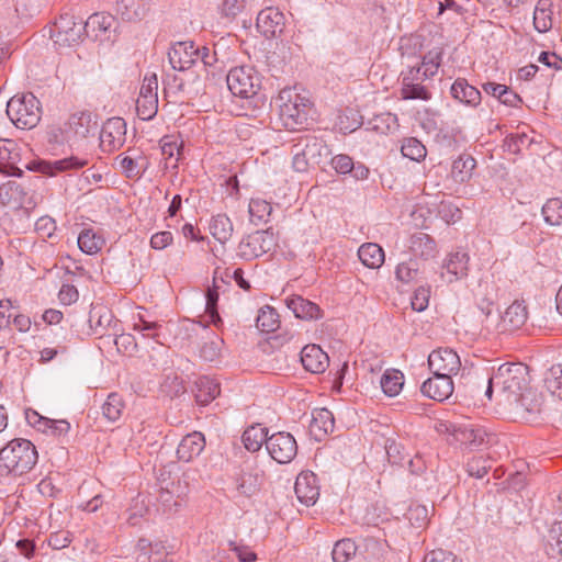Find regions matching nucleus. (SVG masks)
I'll return each mask as SVG.
<instances>
[{"label":"nucleus","mask_w":562,"mask_h":562,"mask_svg":"<svg viewBox=\"0 0 562 562\" xmlns=\"http://www.w3.org/2000/svg\"><path fill=\"white\" fill-rule=\"evenodd\" d=\"M547 390L562 398V364L552 366L544 379Z\"/></svg>","instance_id":"52"},{"label":"nucleus","mask_w":562,"mask_h":562,"mask_svg":"<svg viewBox=\"0 0 562 562\" xmlns=\"http://www.w3.org/2000/svg\"><path fill=\"white\" fill-rule=\"evenodd\" d=\"M528 367L522 363H504L487 379L485 395L488 400L496 389L501 400L517 402L519 395L529 386Z\"/></svg>","instance_id":"1"},{"label":"nucleus","mask_w":562,"mask_h":562,"mask_svg":"<svg viewBox=\"0 0 562 562\" xmlns=\"http://www.w3.org/2000/svg\"><path fill=\"white\" fill-rule=\"evenodd\" d=\"M269 437L270 436H268L267 428L256 425L247 428L244 431L241 440L248 451L256 452L260 450L263 443L267 445Z\"/></svg>","instance_id":"35"},{"label":"nucleus","mask_w":562,"mask_h":562,"mask_svg":"<svg viewBox=\"0 0 562 562\" xmlns=\"http://www.w3.org/2000/svg\"><path fill=\"white\" fill-rule=\"evenodd\" d=\"M420 272V265L416 259H409L397 265L395 277L398 281L409 283L415 281Z\"/></svg>","instance_id":"49"},{"label":"nucleus","mask_w":562,"mask_h":562,"mask_svg":"<svg viewBox=\"0 0 562 562\" xmlns=\"http://www.w3.org/2000/svg\"><path fill=\"white\" fill-rule=\"evenodd\" d=\"M20 153L18 145L11 139H0V171L9 176H21L22 169L18 167Z\"/></svg>","instance_id":"18"},{"label":"nucleus","mask_w":562,"mask_h":562,"mask_svg":"<svg viewBox=\"0 0 562 562\" xmlns=\"http://www.w3.org/2000/svg\"><path fill=\"white\" fill-rule=\"evenodd\" d=\"M330 165L340 175H347L353 169L352 158L345 154L334 156L330 159Z\"/></svg>","instance_id":"64"},{"label":"nucleus","mask_w":562,"mask_h":562,"mask_svg":"<svg viewBox=\"0 0 562 562\" xmlns=\"http://www.w3.org/2000/svg\"><path fill=\"white\" fill-rule=\"evenodd\" d=\"M277 104L285 128L294 131L307 125L312 102L306 94L299 93L295 88H284L279 92Z\"/></svg>","instance_id":"3"},{"label":"nucleus","mask_w":562,"mask_h":562,"mask_svg":"<svg viewBox=\"0 0 562 562\" xmlns=\"http://www.w3.org/2000/svg\"><path fill=\"white\" fill-rule=\"evenodd\" d=\"M158 79L156 74L146 75L136 101V111L139 119L151 120L158 111Z\"/></svg>","instance_id":"8"},{"label":"nucleus","mask_w":562,"mask_h":562,"mask_svg":"<svg viewBox=\"0 0 562 562\" xmlns=\"http://www.w3.org/2000/svg\"><path fill=\"white\" fill-rule=\"evenodd\" d=\"M284 26V14L278 8H265L257 15V29L267 38L282 34Z\"/></svg>","instance_id":"13"},{"label":"nucleus","mask_w":562,"mask_h":562,"mask_svg":"<svg viewBox=\"0 0 562 562\" xmlns=\"http://www.w3.org/2000/svg\"><path fill=\"white\" fill-rule=\"evenodd\" d=\"M78 247L87 255H94L101 250L104 239L92 228H85L77 238Z\"/></svg>","instance_id":"38"},{"label":"nucleus","mask_w":562,"mask_h":562,"mask_svg":"<svg viewBox=\"0 0 562 562\" xmlns=\"http://www.w3.org/2000/svg\"><path fill=\"white\" fill-rule=\"evenodd\" d=\"M250 221L255 225L267 223L272 213V206L262 199H251L248 207Z\"/></svg>","instance_id":"44"},{"label":"nucleus","mask_w":562,"mask_h":562,"mask_svg":"<svg viewBox=\"0 0 562 562\" xmlns=\"http://www.w3.org/2000/svg\"><path fill=\"white\" fill-rule=\"evenodd\" d=\"M311 165H319L323 157L327 158L330 154L328 146L316 137H305L299 142Z\"/></svg>","instance_id":"28"},{"label":"nucleus","mask_w":562,"mask_h":562,"mask_svg":"<svg viewBox=\"0 0 562 562\" xmlns=\"http://www.w3.org/2000/svg\"><path fill=\"white\" fill-rule=\"evenodd\" d=\"M286 306L294 313L295 317L301 319H317L321 317V308L317 304L303 299L302 296H292L286 299Z\"/></svg>","instance_id":"27"},{"label":"nucleus","mask_w":562,"mask_h":562,"mask_svg":"<svg viewBox=\"0 0 562 562\" xmlns=\"http://www.w3.org/2000/svg\"><path fill=\"white\" fill-rule=\"evenodd\" d=\"M276 245L274 236L269 231H257L238 244L237 256L244 260H254L269 252Z\"/></svg>","instance_id":"7"},{"label":"nucleus","mask_w":562,"mask_h":562,"mask_svg":"<svg viewBox=\"0 0 562 562\" xmlns=\"http://www.w3.org/2000/svg\"><path fill=\"white\" fill-rule=\"evenodd\" d=\"M168 57L175 70L183 71L198 61V47L193 42H178L170 48Z\"/></svg>","instance_id":"15"},{"label":"nucleus","mask_w":562,"mask_h":562,"mask_svg":"<svg viewBox=\"0 0 562 562\" xmlns=\"http://www.w3.org/2000/svg\"><path fill=\"white\" fill-rule=\"evenodd\" d=\"M453 436L462 445L475 448L485 442L487 434L483 428L475 427L473 424H462L454 427Z\"/></svg>","instance_id":"25"},{"label":"nucleus","mask_w":562,"mask_h":562,"mask_svg":"<svg viewBox=\"0 0 562 562\" xmlns=\"http://www.w3.org/2000/svg\"><path fill=\"white\" fill-rule=\"evenodd\" d=\"M358 550L357 544L351 539L338 540L331 552L334 562H349L356 555Z\"/></svg>","instance_id":"47"},{"label":"nucleus","mask_w":562,"mask_h":562,"mask_svg":"<svg viewBox=\"0 0 562 562\" xmlns=\"http://www.w3.org/2000/svg\"><path fill=\"white\" fill-rule=\"evenodd\" d=\"M361 124L362 122L358 119V114L352 110L338 117V126L345 134L355 132Z\"/></svg>","instance_id":"60"},{"label":"nucleus","mask_w":562,"mask_h":562,"mask_svg":"<svg viewBox=\"0 0 562 562\" xmlns=\"http://www.w3.org/2000/svg\"><path fill=\"white\" fill-rule=\"evenodd\" d=\"M360 261L370 269H378L384 262V250L375 243H366L358 249Z\"/></svg>","instance_id":"33"},{"label":"nucleus","mask_w":562,"mask_h":562,"mask_svg":"<svg viewBox=\"0 0 562 562\" xmlns=\"http://www.w3.org/2000/svg\"><path fill=\"white\" fill-rule=\"evenodd\" d=\"M35 446L26 439H12L0 450V475L20 476L31 471L37 462Z\"/></svg>","instance_id":"2"},{"label":"nucleus","mask_w":562,"mask_h":562,"mask_svg":"<svg viewBox=\"0 0 562 562\" xmlns=\"http://www.w3.org/2000/svg\"><path fill=\"white\" fill-rule=\"evenodd\" d=\"M422 393L435 401H445L447 400L453 392V382L451 375L446 373H434L432 378L426 380L422 387Z\"/></svg>","instance_id":"17"},{"label":"nucleus","mask_w":562,"mask_h":562,"mask_svg":"<svg viewBox=\"0 0 562 562\" xmlns=\"http://www.w3.org/2000/svg\"><path fill=\"white\" fill-rule=\"evenodd\" d=\"M507 334L519 329L527 321L528 313L524 302L514 301L502 314Z\"/></svg>","instance_id":"26"},{"label":"nucleus","mask_w":562,"mask_h":562,"mask_svg":"<svg viewBox=\"0 0 562 562\" xmlns=\"http://www.w3.org/2000/svg\"><path fill=\"white\" fill-rule=\"evenodd\" d=\"M261 484V472H243L237 480V490L240 494L245 496H251L260 488Z\"/></svg>","instance_id":"43"},{"label":"nucleus","mask_w":562,"mask_h":562,"mask_svg":"<svg viewBox=\"0 0 562 562\" xmlns=\"http://www.w3.org/2000/svg\"><path fill=\"white\" fill-rule=\"evenodd\" d=\"M301 362L306 371L318 374L327 369L329 357L319 346L307 345L301 351Z\"/></svg>","instance_id":"19"},{"label":"nucleus","mask_w":562,"mask_h":562,"mask_svg":"<svg viewBox=\"0 0 562 562\" xmlns=\"http://www.w3.org/2000/svg\"><path fill=\"white\" fill-rule=\"evenodd\" d=\"M544 221L550 225H560L562 223V199H549L542 206Z\"/></svg>","instance_id":"50"},{"label":"nucleus","mask_w":562,"mask_h":562,"mask_svg":"<svg viewBox=\"0 0 562 562\" xmlns=\"http://www.w3.org/2000/svg\"><path fill=\"white\" fill-rule=\"evenodd\" d=\"M552 1L551 0H538L533 12V25L535 29L544 33L552 27Z\"/></svg>","instance_id":"37"},{"label":"nucleus","mask_w":562,"mask_h":562,"mask_svg":"<svg viewBox=\"0 0 562 562\" xmlns=\"http://www.w3.org/2000/svg\"><path fill=\"white\" fill-rule=\"evenodd\" d=\"M97 130V121L93 120L90 112H77L71 114L65 124V138L68 142L72 139H83L94 135Z\"/></svg>","instance_id":"11"},{"label":"nucleus","mask_w":562,"mask_h":562,"mask_svg":"<svg viewBox=\"0 0 562 562\" xmlns=\"http://www.w3.org/2000/svg\"><path fill=\"white\" fill-rule=\"evenodd\" d=\"M294 491L301 504L314 505L319 497V485L313 472H301L295 481Z\"/></svg>","instance_id":"16"},{"label":"nucleus","mask_w":562,"mask_h":562,"mask_svg":"<svg viewBox=\"0 0 562 562\" xmlns=\"http://www.w3.org/2000/svg\"><path fill=\"white\" fill-rule=\"evenodd\" d=\"M205 447V439L202 432L193 431L188 434L180 441L177 456L178 459L184 462H190L195 457L200 456Z\"/></svg>","instance_id":"21"},{"label":"nucleus","mask_w":562,"mask_h":562,"mask_svg":"<svg viewBox=\"0 0 562 562\" xmlns=\"http://www.w3.org/2000/svg\"><path fill=\"white\" fill-rule=\"evenodd\" d=\"M451 94L458 101L475 106L481 101V92L464 79H457L451 86Z\"/></svg>","instance_id":"31"},{"label":"nucleus","mask_w":562,"mask_h":562,"mask_svg":"<svg viewBox=\"0 0 562 562\" xmlns=\"http://www.w3.org/2000/svg\"><path fill=\"white\" fill-rule=\"evenodd\" d=\"M210 233L221 244L228 241L233 235V223L225 214H217L210 221Z\"/></svg>","instance_id":"34"},{"label":"nucleus","mask_w":562,"mask_h":562,"mask_svg":"<svg viewBox=\"0 0 562 562\" xmlns=\"http://www.w3.org/2000/svg\"><path fill=\"white\" fill-rule=\"evenodd\" d=\"M226 81L231 92L240 98L256 95L261 86L259 74L251 66H240L231 69Z\"/></svg>","instance_id":"6"},{"label":"nucleus","mask_w":562,"mask_h":562,"mask_svg":"<svg viewBox=\"0 0 562 562\" xmlns=\"http://www.w3.org/2000/svg\"><path fill=\"white\" fill-rule=\"evenodd\" d=\"M7 114L18 128L31 130L41 121L40 101L33 93L15 94L7 103Z\"/></svg>","instance_id":"4"},{"label":"nucleus","mask_w":562,"mask_h":562,"mask_svg":"<svg viewBox=\"0 0 562 562\" xmlns=\"http://www.w3.org/2000/svg\"><path fill=\"white\" fill-rule=\"evenodd\" d=\"M220 392V384L214 379L200 376L195 381V398L200 405H207Z\"/></svg>","instance_id":"32"},{"label":"nucleus","mask_w":562,"mask_h":562,"mask_svg":"<svg viewBox=\"0 0 562 562\" xmlns=\"http://www.w3.org/2000/svg\"><path fill=\"white\" fill-rule=\"evenodd\" d=\"M223 344V339L217 335H211L202 341L199 348L200 358L209 362L217 361L221 357Z\"/></svg>","instance_id":"42"},{"label":"nucleus","mask_w":562,"mask_h":562,"mask_svg":"<svg viewBox=\"0 0 562 562\" xmlns=\"http://www.w3.org/2000/svg\"><path fill=\"white\" fill-rule=\"evenodd\" d=\"M121 171L130 179H139L148 167V162L144 157L132 158L130 156L120 155L116 157Z\"/></svg>","instance_id":"36"},{"label":"nucleus","mask_w":562,"mask_h":562,"mask_svg":"<svg viewBox=\"0 0 562 562\" xmlns=\"http://www.w3.org/2000/svg\"><path fill=\"white\" fill-rule=\"evenodd\" d=\"M335 427L333 413L327 408H316L312 413L310 432L316 440H322Z\"/></svg>","instance_id":"22"},{"label":"nucleus","mask_w":562,"mask_h":562,"mask_svg":"<svg viewBox=\"0 0 562 562\" xmlns=\"http://www.w3.org/2000/svg\"><path fill=\"white\" fill-rule=\"evenodd\" d=\"M113 314L111 311L103 306H95L90 311L89 323L90 328L94 334L100 336L103 335V331L111 325L113 322Z\"/></svg>","instance_id":"39"},{"label":"nucleus","mask_w":562,"mask_h":562,"mask_svg":"<svg viewBox=\"0 0 562 562\" xmlns=\"http://www.w3.org/2000/svg\"><path fill=\"white\" fill-rule=\"evenodd\" d=\"M86 33L83 20L70 13H63L50 27V37L60 47L78 44Z\"/></svg>","instance_id":"5"},{"label":"nucleus","mask_w":562,"mask_h":562,"mask_svg":"<svg viewBox=\"0 0 562 562\" xmlns=\"http://www.w3.org/2000/svg\"><path fill=\"white\" fill-rule=\"evenodd\" d=\"M491 469V464L484 457H474L467 463V471L469 475L476 479H482Z\"/></svg>","instance_id":"58"},{"label":"nucleus","mask_w":562,"mask_h":562,"mask_svg":"<svg viewBox=\"0 0 562 562\" xmlns=\"http://www.w3.org/2000/svg\"><path fill=\"white\" fill-rule=\"evenodd\" d=\"M161 325L157 322H149L144 318L140 314L137 316V321L133 324V329L139 333L145 338H151L157 340L158 329Z\"/></svg>","instance_id":"57"},{"label":"nucleus","mask_w":562,"mask_h":562,"mask_svg":"<svg viewBox=\"0 0 562 562\" xmlns=\"http://www.w3.org/2000/svg\"><path fill=\"white\" fill-rule=\"evenodd\" d=\"M124 403L117 393H111L102 405V415L109 422H116L122 416Z\"/></svg>","instance_id":"48"},{"label":"nucleus","mask_w":562,"mask_h":562,"mask_svg":"<svg viewBox=\"0 0 562 562\" xmlns=\"http://www.w3.org/2000/svg\"><path fill=\"white\" fill-rule=\"evenodd\" d=\"M292 167L297 172H305L308 170L311 162L308 161L305 153L301 148L299 143L294 144L292 147Z\"/></svg>","instance_id":"61"},{"label":"nucleus","mask_w":562,"mask_h":562,"mask_svg":"<svg viewBox=\"0 0 562 562\" xmlns=\"http://www.w3.org/2000/svg\"><path fill=\"white\" fill-rule=\"evenodd\" d=\"M409 249L414 256L428 259L435 256L436 244L428 234L418 232L411 236Z\"/></svg>","instance_id":"30"},{"label":"nucleus","mask_w":562,"mask_h":562,"mask_svg":"<svg viewBox=\"0 0 562 562\" xmlns=\"http://www.w3.org/2000/svg\"><path fill=\"white\" fill-rule=\"evenodd\" d=\"M26 419L30 424H44V426H49L52 428V432L54 435H61L68 432L70 425L66 420H50L47 418L41 417L36 412L26 413Z\"/></svg>","instance_id":"55"},{"label":"nucleus","mask_w":562,"mask_h":562,"mask_svg":"<svg viewBox=\"0 0 562 562\" xmlns=\"http://www.w3.org/2000/svg\"><path fill=\"white\" fill-rule=\"evenodd\" d=\"M380 384L385 395L390 397L396 396L404 385V375L395 369L386 370L381 378Z\"/></svg>","instance_id":"40"},{"label":"nucleus","mask_w":562,"mask_h":562,"mask_svg":"<svg viewBox=\"0 0 562 562\" xmlns=\"http://www.w3.org/2000/svg\"><path fill=\"white\" fill-rule=\"evenodd\" d=\"M111 22L112 16L104 15L102 13H94L83 22V25L86 26V33H88L89 29H92V31L99 30L101 32H105L111 26Z\"/></svg>","instance_id":"59"},{"label":"nucleus","mask_w":562,"mask_h":562,"mask_svg":"<svg viewBox=\"0 0 562 562\" xmlns=\"http://www.w3.org/2000/svg\"><path fill=\"white\" fill-rule=\"evenodd\" d=\"M88 165V160L76 156L58 159L55 161L42 162V172L48 176H56L59 172L80 169Z\"/></svg>","instance_id":"29"},{"label":"nucleus","mask_w":562,"mask_h":562,"mask_svg":"<svg viewBox=\"0 0 562 562\" xmlns=\"http://www.w3.org/2000/svg\"><path fill=\"white\" fill-rule=\"evenodd\" d=\"M474 167L475 160L471 156H460L452 164L451 176L456 182L463 183L471 178Z\"/></svg>","instance_id":"41"},{"label":"nucleus","mask_w":562,"mask_h":562,"mask_svg":"<svg viewBox=\"0 0 562 562\" xmlns=\"http://www.w3.org/2000/svg\"><path fill=\"white\" fill-rule=\"evenodd\" d=\"M402 97L403 99L408 100H429L430 93L423 85L416 82H407V80L402 78Z\"/></svg>","instance_id":"56"},{"label":"nucleus","mask_w":562,"mask_h":562,"mask_svg":"<svg viewBox=\"0 0 562 562\" xmlns=\"http://www.w3.org/2000/svg\"><path fill=\"white\" fill-rule=\"evenodd\" d=\"M407 518L413 526L420 528L428 519V509L423 505L412 506L407 512Z\"/></svg>","instance_id":"63"},{"label":"nucleus","mask_w":562,"mask_h":562,"mask_svg":"<svg viewBox=\"0 0 562 562\" xmlns=\"http://www.w3.org/2000/svg\"><path fill=\"white\" fill-rule=\"evenodd\" d=\"M493 303L487 302L485 306H480L484 318L481 321V335L484 337H497L507 334L502 314L493 313Z\"/></svg>","instance_id":"24"},{"label":"nucleus","mask_w":562,"mask_h":562,"mask_svg":"<svg viewBox=\"0 0 562 562\" xmlns=\"http://www.w3.org/2000/svg\"><path fill=\"white\" fill-rule=\"evenodd\" d=\"M548 554L562 558V520L554 522L549 530Z\"/></svg>","instance_id":"51"},{"label":"nucleus","mask_w":562,"mask_h":562,"mask_svg":"<svg viewBox=\"0 0 562 562\" xmlns=\"http://www.w3.org/2000/svg\"><path fill=\"white\" fill-rule=\"evenodd\" d=\"M266 449L273 460L283 464L294 459L297 453V443L290 432L279 431L269 437Z\"/></svg>","instance_id":"10"},{"label":"nucleus","mask_w":562,"mask_h":562,"mask_svg":"<svg viewBox=\"0 0 562 562\" xmlns=\"http://www.w3.org/2000/svg\"><path fill=\"white\" fill-rule=\"evenodd\" d=\"M428 364L434 373L456 374L461 367L460 357L450 348H438L428 356Z\"/></svg>","instance_id":"12"},{"label":"nucleus","mask_w":562,"mask_h":562,"mask_svg":"<svg viewBox=\"0 0 562 562\" xmlns=\"http://www.w3.org/2000/svg\"><path fill=\"white\" fill-rule=\"evenodd\" d=\"M126 142V122L122 117L105 121L100 131V148L103 153L119 150Z\"/></svg>","instance_id":"9"},{"label":"nucleus","mask_w":562,"mask_h":562,"mask_svg":"<svg viewBox=\"0 0 562 562\" xmlns=\"http://www.w3.org/2000/svg\"><path fill=\"white\" fill-rule=\"evenodd\" d=\"M29 192L23 183L10 180L0 187V201L4 205L18 209L23 207L27 202Z\"/></svg>","instance_id":"20"},{"label":"nucleus","mask_w":562,"mask_h":562,"mask_svg":"<svg viewBox=\"0 0 562 562\" xmlns=\"http://www.w3.org/2000/svg\"><path fill=\"white\" fill-rule=\"evenodd\" d=\"M401 151L404 157L409 158L414 161H420L426 157L427 150L426 147L414 137L406 138L403 142Z\"/></svg>","instance_id":"53"},{"label":"nucleus","mask_w":562,"mask_h":562,"mask_svg":"<svg viewBox=\"0 0 562 562\" xmlns=\"http://www.w3.org/2000/svg\"><path fill=\"white\" fill-rule=\"evenodd\" d=\"M430 297L429 288L419 286L415 290L412 297V308L417 312H423L427 308Z\"/></svg>","instance_id":"62"},{"label":"nucleus","mask_w":562,"mask_h":562,"mask_svg":"<svg viewBox=\"0 0 562 562\" xmlns=\"http://www.w3.org/2000/svg\"><path fill=\"white\" fill-rule=\"evenodd\" d=\"M221 283H224L223 278L218 279L216 274L213 278V285L206 291V305L205 312L210 315L211 321L216 324L221 321L217 312V302L220 295Z\"/></svg>","instance_id":"45"},{"label":"nucleus","mask_w":562,"mask_h":562,"mask_svg":"<svg viewBox=\"0 0 562 562\" xmlns=\"http://www.w3.org/2000/svg\"><path fill=\"white\" fill-rule=\"evenodd\" d=\"M117 8L126 20L140 19L146 11L145 3L139 0H121Z\"/></svg>","instance_id":"54"},{"label":"nucleus","mask_w":562,"mask_h":562,"mask_svg":"<svg viewBox=\"0 0 562 562\" xmlns=\"http://www.w3.org/2000/svg\"><path fill=\"white\" fill-rule=\"evenodd\" d=\"M469 256L465 252L457 251L449 255L443 265L441 277L448 282H453L468 274Z\"/></svg>","instance_id":"23"},{"label":"nucleus","mask_w":562,"mask_h":562,"mask_svg":"<svg viewBox=\"0 0 562 562\" xmlns=\"http://www.w3.org/2000/svg\"><path fill=\"white\" fill-rule=\"evenodd\" d=\"M256 326L263 333L274 331L279 326V315L271 306H263L259 310L256 318Z\"/></svg>","instance_id":"46"},{"label":"nucleus","mask_w":562,"mask_h":562,"mask_svg":"<svg viewBox=\"0 0 562 562\" xmlns=\"http://www.w3.org/2000/svg\"><path fill=\"white\" fill-rule=\"evenodd\" d=\"M516 415V417L530 422L541 412V400L537 393L528 387L519 395L517 402L506 404Z\"/></svg>","instance_id":"14"}]
</instances>
